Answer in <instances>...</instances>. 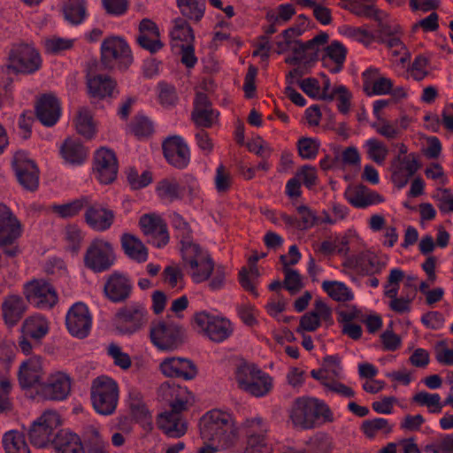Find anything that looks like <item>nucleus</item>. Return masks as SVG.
Instances as JSON below:
<instances>
[{"label": "nucleus", "mask_w": 453, "mask_h": 453, "mask_svg": "<svg viewBox=\"0 0 453 453\" xmlns=\"http://www.w3.org/2000/svg\"><path fill=\"white\" fill-rule=\"evenodd\" d=\"M268 288L271 291H275L277 296L273 295L270 297L267 304L265 305V310L271 317L280 321L283 318V302L280 298V294L283 288V282L280 280H276L269 284Z\"/></svg>", "instance_id": "51"}, {"label": "nucleus", "mask_w": 453, "mask_h": 453, "mask_svg": "<svg viewBox=\"0 0 453 453\" xmlns=\"http://www.w3.org/2000/svg\"><path fill=\"white\" fill-rule=\"evenodd\" d=\"M246 441L267 437L268 425L261 417L245 418L238 426Z\"/></svg>", "instance_id": "42"}, {"label": "nucleus", "mask_w": 453, "mask_h": 453, "mask_svg": "<svg viewBox=\"0 0 453 453\" xmlns=\"http://www.w3.org/2000/svg\"><path fill=\"white\" fill-rule=\"evenodd\" d=\"M174 23V27L170 32L172 39L174 41L184 42L187 44L193 43L195 35L188 21L181 18H178L175 19Z\"/></svg>", "instance_id": "59"}, {"label": "nucleus", "mask_w": 453, "mask_h": 453, "mask_svg": "<svg viewBox=\"0 0 453 453\" xmlns=\"http://www.w3.org/2000/svg\"><path fill=\"white\" fill-rule=\"evenodd\" d=\"M363 88L369 96H381L392 93L394 81L390 78L381 76L378 68L370 67L363 74Z\"/></svg>", "instance_id": "29"}, {"label": "nucleus", "mask_w": 453, "mask_h": 453, "mask_svg": "<svg viewBox=\"0 0 453 453\" xmlns=\"http://www.w3.org/2000/svg\"><path fill=\"white\" fill-rule=\"evenodd\" d=\"M134 58L127 41L118 35L104 38L100 47V67L102 70L126 71Z\"/></svg>", "instance_id": "3"}, {"label": "nucleus", "mask_w": 453, "mask_h": 453, "mask_svg": "<svg viewBox=\"0 0 453 453\" xmlns=\"http://www.w3.org/2000/svg\"><path fill=\"white\" fill-rule=\"evenodd\" d=\"M341 360L338 356H326L323 359L322 367L319 370H312L311 376L320 380L327 388V394H337L343 396H351L355 394L354 390L338 380H330V375L338 376L341 372Z\"/></svg>", "instance_id": "14"}, {"label": "nucleus", "mask_w": 453, "mask_h": 453, "mask_svg": "<svg viewBox=\"0 0 453 453\" xmlns=\"http://www.w3.org/2000/svg\"><path fill=\"white\" fill-rule=\"evenodd\" d=\"M9 65L0 67V77L14 73H34L41 68L42 59L39 52L29 44L13 45L9 53Z\"/></svg>", "instance_id": "8"}, {"label": "nucleus", "mask_w": 453, "mask_h": 453, "mask_svg": "<svg viewBox=\"0 0 453 453\" xmlns=\"http://www.w3.org/2000/svg\"><path fill=\"white\" fill-rule=\"evenodd\" d=\"M116 262L113 245L102 238H95L87 247L83 256L85 268L94 273L109 271Z\"/></svg>", "instance_id": "9"}, {"label": "nucleus", "mask_w": 453, "mask_h": 453, "mask_svg": "<svg viewBox=\"0 0 453 453\" xmlns=\"http://www.w3.org/2000/svg\"><path fill=\"white\" fill-rule=\"evenodd\" d=\"M65 19L73 25L81 24L86 16L85 0H67L64 5Z\"/></svg>", "instance_id": "55"}, {"label": "nucleus", "mask_w": 453, "mask_h": 453, "mask_svg": "<svg viewBox=\"0 0 453 453\" xmlns=\"http://www.w3.org/2000/svg\"><path fill=\"white\" fill-rule=\"evenodd\" d=\"M388 257L372 250H363L349 256L344 259L342 266L358 275L380 274L387 266Z\"/></svg>", "instance_id": "13"}, {"label": "nucleus", "mask_w": 453, "mask_h": 453, "mask_svg": "<svg viewBox=\"0 0 453 453\" xmlns=\"http://www.w3.org/2000/svg\"><path fill=\"white\" fill-rule=\"evenodd\" d=\"M367 157L377 165H382L389 153L388 146L377 138H370L364 144Z\"/></svg>", "instance_id": "53"}, {"label": "nucleus", "mask_w": 453, "mask_h": 453, "mask_svg": "<svg viewBox=\"0 0 453 453\" xmlns=\"http://www.w3.org/2000/svg\"><path fill=\"white\" fill-rule=\"evenodd\" d=\"M42 390L50 396H68L71 391V378L62 372L52 373L42 385Z\"/></svg>", "instance_id": "38"}, {"label": "nucleus", "mask_w": 453, "mask_h": 453, "mask_svg": "<svg viewBox=\"0 0 453 453\" xmlns=\"http://www.w3.org/2000/svg\"><path fill=\"white\" fill-rule=\"evenodd\" d=\"M150 337L151 342L161 350H174L186 341L185 328L171 319L152 322Z\"/></svg>", "instance_id": "6"}, {"label": "nucleus", "mask_w": 453, "mask_h": 453, "mask_svg": "<svg viewBox=\"0 0 453 453\" xmlns=\"http://www.w3.org/2000/svg\"><path fill=\"white\" fill-rule=\"evenodd\" d=\"M156 192L161 200L170 203L181 198V188L175 178H165L156 186Z\"/></svg>", "instance_id": "49"}, {"label": "nucleus", "mask_w": 453, "mask_h": 453, "mask_svg": "<svg viewBox=\"0 0 453 453\" xmlns=\"http://www.w3.org/2000/svg\"><path fill=\"white\" fill-rule=\"evenodd\" d=\"M319 250L326 256L338 255L346 258L349 252V238L342 235L325 240L320 243Z\"/></svg>", "instance_id": "44"}, {"label": "nucleus", "mask_w": 453, "mask_h": 453, "mask_svg": "<svg viewBox=\"0 0 453 453\" xmlns=\"http://www.w3.org/2000/svg\"><path fill=\"white\" fill-rule=\"evenodd\" d=\"M266 18L271 24L264 28L265 35L257 38L256 50L253 51L254 57L260 56L262 59L268 58L270 54L273 52L278 55L283 53L282 41L273 42L269 37L277 31L275 26L280 24L281 20H283V4L278 6L277 13L273 12H267Z\"/></svg>", "instance_id": "17"}, {"label": "nucleus", "mask_w": 453, "mask_h": 453, "mask_svg": "<svg viewBox=\"0 0 453 453\" xmlns=\"http://www.w3.org/2000/svg\"><path fill=\"white\" fill-rule=\"evenodd\" d=\"M328 38L326 33H320L305 42L301 40L285 42V62L297 65V69H301L303 73L311 64L319 59L321 48L328 42Z\"/></svg>", "instance_id": "2"}, {"label": "nucleus", "mask_w": 453, "mask_h": 453, "mask_svg": "<svg viewBox=\"0 0 453 453\" xmlns=\"http://www.w3.org/2000/svg\"><path fill=\"white\" fill-rule=\"evenodd\" d=\"M20 235L19 221L6 205L0 203V249L8 257H15L20 253L15 243Z\"/></svg>", "instance_id": "11"}, {"label": "nucleus", "mask_w": 453, "mask_h": 453, "mask_svg": "<svg viewBox=\"0 0 453 453\" xmlns=\"http://www.w3.org/2000/svg\"><path fill=\"white\" fill-rule=\"evenodd\" d=\"M429 59L424 55L415 57L412 64L408 69L410 76L417 81H423L428 74Z\"/></svg>", "instance_id": "64"}, {"label": "nucleus", "mask_w": 453, "mask_h": 453, "mask_svg": "<svg viewBox=\"0 0 453 453\" xmlns=\"http://www.w3.org/2000/svg\"><path fill=\"white\" fill-rule=\"evenodd\" d=\"M149 312L140 302H133L118 309L114 315L116 329L122 334H134L148 324Z\"/></svg>", "instance_id": "10"}, {"label": "nucleus", "mask_w": 453, "mask_h": 453, "mask_svg": "<svg viewBox=\"0 0 453 453\" xmlns=\"http://www.w3.org/2000/svg\"><path fill=\"white\" fill-rule=\"evenodd\" d=\"M329 96L332 99H325V101H336V107L340 113L348 114L351 107L352 93L344 85L334 86L332 91L329 90Z\"/></svg>", "instance_id": "56"}, {"label": "nucleus", "mask_w": 453, "mask_h": 453, "mask_svg": "<svg viewBox=\"0 0 453 453\" xmlns=\"http://www.w3.org/2000/svg\"><path fill=\"white\" fill-rule=\"evenodd\" d=\"M158 426L169 437L179 438L187 432V425L180 416L163 412L158 417Z\"/></svg>", "instance_id": "41"}, {"label": "nucleus", "mask_w": 453, "mask_h": 453, "mask_svg": "<svg viewBox=\"0 0 453 453\" xmlns=\"http://www.w3.org/2000/svg\"><path fill=\"white\" fill-rule=\"evenodd\" d=\"M322 84L316 78H305L299 81L301 89L311 98L317 100L332 99L329 96L331 87L330 79L326 74H321Z\"/></svg>", "instance_id": "36"}, {"label": "nucleus", "mask_w": 453, "mask_h": 453, "mask_svg": "<svg viewBox=\"0 0 453 453\" xmlns=\"http://www.w3.org/2000/svg\"><path fill=\"white\" fill-rule=\"evenodd\" d=\"M85 209L84 220L95 231L104 232L114 223V211L98 202H93L90 196Z\"/></svg>", "instance_id": "24"}, {"label": "nucleus", "mask_w": 453, "mask_h": 453, "mask_svg": "<svg viewBox=\"0 0 453 453\" xmlns=\"http://www.w3.org/2000/svg\"><path fill=\"white\" fill-rule=\"evenodd\" d=\"M170 219L173 227L177 231L176 237L180 239L181 248L188 244H195L192 242V230L183 217L177 212H173L170 215Z\"/></svg>", "instance_id": "57"}, {"label": "nucleus", "mask_w": 453, "mask_h": 453, "mask_svg": "<svg viewBox=\"0 0 453 453\" xmlns=\"http://www.w3.org/2000/svg\"><path fill=\"white\" fill-rule=\"evenodd\" d=\"M235 379L239 388L253 396H264L273 388L272 377L254 365H239L235 371Z\"/></svg>", "instance_id": "7"}, {"label": "nucleus", "mask_w": 453, "mask_h": 453, "mask_svg": "<svg viewBox=\"0 0 453 453\" xmlns=\"http://www.w3.org/2000/svg\"><path fill=\"white\" fill-rule=\"evenodd\" d=\"M136 42L151 54L157 53L164 47L157 24L149 19H143L140 22Z\"/></svg>", "instance_id": "30"}, {"label": "nucleus", "mask_w": 453, "mask_h": 453, "mask_svg": "<svg viewBox=\"0 0 453 453\" xmlns=\"http://www.w3.org/2000/svg\"><path fill=\"white\" fill-rule=\"evenodd\" d=\"M12 167L18 182L23 188L32 192L37 190L40 170L27 152L24 150L15 152L12 159Z\"/></svg>", "instance_id": "16"}, {"label": "nucleus", "mask_w": 453, "mask_h": 453, "mask_svg": "<svg viewBox=\"0 0 453 453\" xmlns=\"http://www.w3.org/2000/svg\"><path fill=\"white\" fill-rule=\"evenodd\" d=\"M60 155L66 163L81 165L87 159L88 151L79 141L67 138L60 147Z\"/></svg>", "instance_id": "39"}, {"label": "nucleus", "mask_w": 453, "mask_h": 453, "mask_svg": "<svg viewBox=\"0 0 453 453\" xmlns=\"http://www.w3.org/2000/svg\"><path fill=\"white\" fill-rule=\"evenodd\" d=\"M290 417L296 426L304 429L333 420L328 406L315 398L299 399Z\"/></svg>", "instance_id": "4"}, {"label": "nucleus", "mask_w": 453, "mask_h": 453, "mask_svg": "<svg viewBox=\"0 0 453 453\" xmlns=\"http://www.w3.org/2000/svg\"><path fill=\"white\" fill-rule=\"evenodd\" d=\"M361 429L366 437L373 439L380 434L385 435L390 434L392 426L388 423L387 419L379 418L365 421Z\"/></svg>", "instance_id": "58"}, {"label": "nucleus", "mask_w": 453, "mask_h": 453, "mask_svg": "<svg viewBox=\"0 0 453 453\" xmlns=\"http://www.w3.org/2000/svg\"><path fill=\"white\" fill-rule=\"evenodd\" d=\"M162 150L166 162L176 169H185L190 163V150L180 135L165 138L162 142Z\"/></svg>", "instance_id": "21"}, {"label": "nucleus", "mask_w": 453, "mask_h": 453, "mask_svg": "<svg viewBox=\"0 0 453 453\" xmlns=\"http://www.w3.org/2000/svg\"><path fill=\"white\" fill-rule=\"evenodd\" d=\"M21 332L25 336L39 341L49 332L48 321L42 316H31L23 322Z\"/></svg>", "instance_id": "43"}, {"label": "nucleus", "mask_w": 453, "mask_h": 453, "mask_svg": "<svg viewBox=\"0 0 453 453\" xmlns=\"http://www.w3.org/2000/svg\"><path fill=\"white\" fill-rule=\"evenodd\" d=\"M306 284V279L304 276L300 274L298 271L285 268V290L290 295H296L304 288Z\"/></svg>", "instance_id": "60"}, {"label": "nucleus", "mask_w": 453, "mask_h": 453, "mask_svg": "<svg viewBox=\"0 0 453 453\" xmlns=\"http://www.w3.org/2000/svg\"><path fill=\"white\" fill-rule=\"evenodd\" d=\"M57 453H86L80 437L68 430H59L53 441Z\"/></svg>", "instance_id": "37"}, {"label": "nucleus", "mask_w": 453, "mask_h": 453, "mask_svg": "<svg viewBox=\"0 0 453 453\" xmlns=\"http://www.w3.org/2000/svg\"><path fill=\"white\" fill-rule=\"evenodd\" d=\"M344 196L352 206L361 209L384 202L382 196L361 184L348 187Z\"/></svg>", "instance_id": "31"}, {"label": "nucleus", "mask_w": 453, "mask_h": 453, "mask_svg": "<svg viewBox=\"0 0 453 453\" xmlns=\"http://www.w3.org/2000/svg\"><path fill=\"white\" fill-rule=\"evenodd\" d=\"M91 396H119L117 382L111 377L98 376L92 381Z\"/></svg>", "instance_id": "50"}, {"label": "nucleus", "mask_w": 453, "mask_h": 453, "mask_svg": "<svg viewBox=\"0 0 453 453\" xmlns=\"http://www.w3.org/2000/svg\"><path fill=\"white\" fill-rule=\"evenodd\" d=\"M61 426V418L58 413L52 411L43 412L35 420L28 431L30 442L37 448L53 445L54 437L58 434L57 429Z\"/></svg>", "instance_id": "12"}, {"label": "nucleus", "mask_w": 453, "mask_h": 453, "mask_svg": "<svg viewBox=\"0 0 453 453\" xmlns=\"http://www.w3.org/2000/svg\"><path fill=\"white\" fill-rule=\"evenodd\" d=\"M88 203V196H81L64 204H54L52 206V211L63 219L73 218L85 209Z\"/></svg>", "instance_id": "54"}, {"label": "nucleus", "mask_w": 453, "mask_h": 453, "mask_svg": "<svg viewBox=\"0 0 453 453\" xmlns=\"http://www.w3.org/2000/svg\"><path fill=\"white\" fill-rule=\"evenodd\" d=\"M289 207L292 208L296 212L297 216L300 219V221L298 223L299 228L309 229L316 224V213L304 203V201Z\"/></svg>", "instance_id": "61"}, {"label": "nucleus", "mask_w": 453, "mask_h": 453, "mask_svg": "<svg viewBox=\"0 0 453 453\" xmlns=\"http://www.w3.org/2000/svg\"><path fill=\"white\" fill-rule=\"evenodd\" d=\"M87 87L90 97L100 100L114 97V93H119L116 81L104 74L88 75Z\"/></svg>", "instance_id": "32"}, {"label": "nucleus", "mask_w": 453, "mask_h": 453, "mask_svg": "<svg viewBox=\"0 0 453 453\" xmlns=\"http://www.w3.org/2000/svg\"><path fill=\"white\" fill-rule=\"evenodd\" d=\"M205 4V0H177L181 15L194 22L200 21L203 17Z\"/></svg>", "instance_id": "48"}, {"label": "nucleus", "mask_w": 453, "mask_h": 453, "mask_svg": "<svg viewBox=\"0 0 453 453\" xmlns=\"http://www.w3.org/2000/svg\"><path fill=\"white\" fill-rule=\"evenodd\" d=\"M35 113L43 126L51 127L57 124L61 116L60 102L52 94H43L35 103Z\"/></svg>", "instance_id": "28"}, {"label": "nucleus", "mask_w": 453, "mask_h": 453, "mask_svg": "<svg viewBox=\"0 0 453 453\" xmlns=\"http://www.w3.org/2000/svg\"><path fill=\"white\" fill-rule=\"evenodd\" d=\"M321 61L323 65L332 73H337L343 68L347 56V49L338 41H333L329 44H325L323 48Z\"/></svg>", "instance_id": "34"}, {"label": "nucleus", "mask_w": 453, "mask_h": 453, "mask_svg": "<svg viewBox=\"0 0 453 453\" xmlns=\"http://www.w3.org/2000/svg\"><path fill=\"white\" fill-rule=\"evenodd\" d=\"M160 371L164 375L170 378H181L190 380L198 374L196 365L186 357H166L160 364Z\"/></svg>", "instance_id": "27"}, {"label": "nucleus", "mask_w": 453, "mask_h": 453, "mask_svg": "<svg viewBox=\"0 0 453 453\" xmlns=\"http://www.w3.org/2000/svg\"><path fill=\"white\" fill-rule=\"evenodd\" d=\"M299 156L303 159H314L320 147V142L318 139L310 137H302L296 142Z\"/></svg>", "instance_id": "62"}, {"label": "nucleus", "mask_w": 453, "mask_h": 453, "mask_svg": "<svg viewBox=\"0 0 453 453\" xmlns=\"http://www.w3.org/2000/svg\"><path fill=\"white\" fill-rule=\"evenodd\" d=\"M77 133L86 139H91L96 134V126L91 111L87 107L78 110L73 120Z\"/></svg>", "instance_id": "47"}, {"label": "nucleus", "mask_w": 453, "mask_h": 453, "mask_svg": "<svg viewBox=\"0 0 453 453\" xmlns=\"http://www.w3.org/2000/svg\"><path fill=\"white\" fill-rule=\"evenodd\" d=\"M65 325L73 336L80 339L87 337L91 328V317L87 305L74 303L66 314Z\"/></svg>", "instance_id": "25"}, {"label": "nucleus", "mask_w": 453, "mask_h": 453, "mask_svg": "<svg viewBox=\"0 0 453 453\" xmlns=\"http://www.w3.org/2000/svg\"><path fill=\"white\" fill-rule=\"evenodd\" d=\"M194 326L203 331L213 342H221L233 333V327L228 319L211 315L206 311L196 312L194 315Z\"/></svg>", "instance_id": "19"}, {"label": "nucleus", "mask_w": 453, "mask_h": 453, "mask_svg": "<svg viewBox=\"0 0 453 453\" xmlns=\"http://www.w3.org/2000/svg\"><path fill=\"white\" fill-rule=\"evenodd\" d=\"M94 173L102 184L113 182L118 175L119 163L113 150L100 148L94 155Z\"/></svg>", "instance_id": "22"}, {"label": "nucleus", "mask_w": 453, "mask_h": 453, "mask_svg": "<svg viewBox=\"0 0 453 453\" xmlns=\"http://www.w3.org/2000/svg\"><path fill=\"white\" fill-rule=\"evenodd\" d=\"M322 322L326 326L333 325L332 310L322 299H316L312 310L301 317L299 328L303 331L313 332L321 326Z\"/></svg>", "instance_id": "26"}, {"label": "nucleus", "mask_w": 453, "mask_h": 453, "mask_svg": "<svg viewBox=\"0 0 453 453\" xmlns=\"http://www.w3.org/2000/svg\"><path fill=\"white\" fill-rule=\"evenodd\" d=\"M5 453H30L24 434L16 430L6 432L3 436Z\"/></svg>", "instance_id": "52"}, {"label": "nucleus", "mask_w": 453, "mask_h": 453, "mask_svg": "<svg viewBox=\"0 0 453 453\" xmlns=\"http://www.w3.org/2000/svg\"><path fill=\"white\" fill-rule=\"evenodd\" d=\"M139 226L146 242L157 248H163L169 242L167 224L158 215L143 214L139 219Z\"/></svg>", "instance_id": "20"}, {"label": "nucleus", "mask_w": 453, "mask_h": 453, "mask_svg": "<svg viewBox=\"0 0 453 453\" xmlns=\"http://www.w3.org/2000/svg\"><path fill=\"white\" fill-rule=\"evenodd\" d=\"M180 252L184 266L194 282L201 283L209 280L214 269V262L206 250L195 243L180 248Z\"/></svg>", "instance_id": "5"}, {"label": "nucleus", "mask_w": 453, "mask_h": 453, "mask_svg": "<svg viewBox=\"0 0 453 453\" xmlns=\"http://www.w3.org/2000/svg\"><path fill=\"white\" fill-rule=\"evenodd\" d=\"M42 375L41 357L34 356L24 361L19 369L18 380L22 388H31L40 382Z\"/></svg>", "instance_id": "33"}, {"label": "nucleus", "mask_w": 453, "mask_h": 453, "mask_svg": "<svg viewBox=\"0 0 453 453\" xmlns=\"http://www.w3.org/2000/svg\"><path fill=\"white\" fill-rule=\"evenodd\" d=\"M23 294L27 302L40 310H50L58 302L54 286L44 280H33L24 285Z\"/></svg>", "instance_id": "15"}, {"label": "nucleus", "mask_w": 453, "mask_h": 453, "mask_svg": "<svg viewBox=\"0 0 453 453\" xmlns=\"http://www.w3.org/2000/svg\"><path fill=\"white\" fill-rule=\"evenodd\" d=\"M26 310V303L19 295L7 296L1 305L3 319L9 326H15L22 319Z\"/></svg>", "instance_id": "35"}, {"label": "nucleus", "mask_w": 453, "mask_h": 453, "mask_svg": "<svg viewBox=\"0 0 453 453\" xmlns=\"http://www.w3.org/2000/svg\"><path fill=\"white\" fill-rule=\"evenodd\" d=\"M199 429L203 440L222 449L230 448L238 441V426L233 415L219 409L205 412L200 418Z\"/></svg>", "instance_id": "1"}, {"label": "nucleus", "mask_w": 453, "mask_h": 453, "mask_svg": "<svg viewBox=\"0 0 453 453\" xmlns=\"http://www.w3.org/2000/svg\"><path fill=\"white\" fill-rule=\"evenodd\" d=\"M383 42L390 51L392 62L403 65L410 60V51L397 35L384 38Z\"/></svg>", "instance_id": "45"}, {"label": "nucleus", "mask_w": 453, "mask_h": 453, "mask_svg": "<svg viewBox=\"0 0 453 453\" xmlns=\"http://www.w3.org/2000/svg\"><path fill=\"white\" fill-rule=\"evenodd\" d=\"M131 279L119 272L110 274L104 286L105 297L113 303H120L130 298L133 292Z\"/></svg>", "instance_id": "23"}, {"label": "nucleus", "mask_w": 453, "mask_h": 453, "mask_svg": "<svg viewBox=\"0 0 453 453\" xmlns=\"http://www.w3.org/2000/svg\"><path fill=\"white\" fill-rule=\"evenodd\" d=\"M121 247L125 254L138 263L145 262L148 259V249L142 242L131 234H123L120 239Z\"/></svg>", "instance_id": "40"}, {"label": "nucleus", "mask_w": 453, "mask_h": 453, "mask_svg": "<svg viewBox=\"0 0 453 453\" xmlns=\"http://www.w3.org/2000/svg\"><path fill=\"white\" fill-rule=\"evenodd\" d=\"M322 289L334 301L349 302L354 299L353 291L343 282L337 280H324Z\"/></svg>", "instance_id": "46"}, {"label": "nucleus", "mask_w": 453, "mask_h": 453, "mask_svg": "<svg viewBox=\"0 0 453 453\" xmlns=\"http://www.w3.org/2000/svg\"><path fill=\"white\" fill-rule=\"evenodd\" d=\"M420 167L421 163L417 153H409L405 156L396 155L389 166L392 183L398 189L403 188Z\"/></svg>", "instance_id": "18"}, {"label": "nucleus", "mask_w": 453, "mask_h": 453, "mask_svg": "<svg viewBox=\"0 0 453 453\" xmlns=\"http://www.w3.org/2000/svg\"><path fill=\"white\" fill-rule=\"evenodd\" d=\"M404 278V273L400 268L390 270L386 284L384 285V296L388 299L398 296L400 282Z\"/></svg>", "instance_id": "63"}]
</instances>
